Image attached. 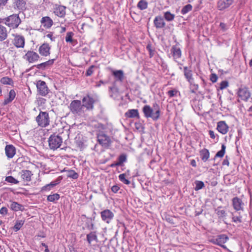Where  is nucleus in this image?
Returning a JSON list of instances; mask_svg holds the SVG:
<instances>
[{
    "mask_svg": "<svg viewBox=\"0 0 252 252\" xmlns=\"http://www.w3.org/2000/svg\"><path fill=\"white\" fill-rule=\"evenodd\" d=\"M142 111L146 118H151L154 121H157L160 117V108L156 103L153 104L152 107L148 105H145L142 108Z\"/></svg>",
    "mask_w": 252,
    "mask_h": 252,
    "instance_id": "obj_1",
    "label": "nucleus"
},
{
    "mask_svg": "<svg viewBox=\"0 0 252 252\" xmlns=\"http://www.w3.org/2000/svg\"><path fill=\"white\" fill-rule=\"evenodd\" d=\"M48 141L50 149L55 150L60 147L63 143V138L59 134L53 133L50 135Z\"/></svg>",
    "mask_w": 252,
    "mask_h": 252,
    "instance_id": "obj_2",
    "label": "nucleus"
},
{
    "mask_svg": "<svg viewBox=\"0 0 252 252\" xmlns=\"http://www.w3.org/2000/svg\"><path fill=\"white\" fill-rule=\"evenodd\" d=\"M4 23L13 29L17 28L21 23V21L18 14H12L4 19Z\"/></svg>",
    "mask_w": 252,
    "mask_h": 252,
    "instance_id": "obj_3",
    "label": "nucleus"
},
{
    "mask_svg": "<svg viewBox=\"0 0 252 252\" xmlns=\"http://www.w3.org/2000/svg\"><path fill=\"white\" fill-rule=\"evenodd\" d=\"M36 121L39 126L45 127L49 125V114L46 112L40 111L36 118Z\"/></svg>",
    "mask_w": 252,
    "mask_h": 252,
    "instance_id": "obj_4",
    "label": "nucleus"
},
{
    "mask_svg": "<svg viewBox=\"0 0 252 252\" xmlns=\"http://www.w3.org/2000/svg\"><path fill=\"white\" fill-rule=\"evenodd\" d=\"M237 94L241 100L244 101H248L251 96V93L248 87L245 85H241L239 88Z\"/></svg>",
    "mask_w": 252,
    "mask_h": 252,
    "instance_id": "obj_5",
    "label": "nucleus"
},
{
    "mask_svg": "<svg viewBox=\"0 0 252 252\" xmlns=\"http://www.w3.org/2000/svg\"><path fill=\"white\" fill-rule=\"evenodd\" d=\"M83 107L80 100H74L71 102L69 108L72 114L80 115L82 112Z\"/></svg>",
    "mask_w": 252,
    "mask_h": 252,
    "instance_id": "obj_6",
    "label": "nucleus"
},
{
    "mask_svg": "<svg viewBox=\"0 0 252 252\" xmlns=\"http://www.w3.org/2000/svg\"><path fill=\"white\" fill-rule=\"evenodd\" d=\"M36 88L38 94L43 96L47 95L50 91L46 82L44 81L38 80L37 81Z\"/></svg>",
    "mask_w": 252,
    "mask_h": 252,
    "instance_id": "obj_7",
    "label": "nucleus"
},
{
    "mask_svg": "<svg viewBox=\"0 0 252 252\" xmlns=\"http://www.w3.org/2000/svg\"><path fill=\"white\" fill-rule=\"evenodd\" d=\"M111 72L114 79L113 86H115L117 83L122 84L125 78L124 71L122 70H115Z\"/></svg>",
    "mask_w": 252,
    "mask_h": 252,
    "instance_id": "obj_8",
    "label": "nucleus"
},
{
    "mask_svg": "<svg viewBox=\"0 0 252 252\" xmlns=\"http://www.w3.org/2000/svg\"><path fill=\"white\" fill-rule=\"evenodd\" d=\"M229 239L228 237L226 234H220L217 236L216 238H213L211 242L214 244L220 246L222 248H225L226 247L223 245Z\"/></svg>",
    "mask_w": 252,
    "mask_h": 252,
    "instance_id": "obj_9",
    "label": "nucleus"
},
{
    "mask_svg": "<svg viewBox=\"0 0 252 252\" xmlns=\"http://www.w3.org/2000/svg\"><path fill=\"white\" fill-rule=\"evenodd\" d=\"M97 141L104 148H109L110 145V138L106 134L100 133L97 135Z\"/></svg>",
    "mask_w": 252,
    "mask_h": 252,
    "instance_id": "obj_10",
    "label": "nucleus"
},
{
    "mask_svg": "<svg viewBox=\"0 0 252 252\" xmlns=\"http://www.w3.org/2000/svg\"><path fill=\"white\" fill-rule=\"evenodd\" d=\"M24 58L30 63H32L37 61L40 56L33 51H28L24 56Z\"/></svg>",
    "mask_w": 252,
    "mask_h": 252,
    "instance_id": "obj_11",
    "label": "nucleus"
},
{
    "mask_svg": "<svg viewBox=\"0 0 252 252\" xmlns=\"http://www.w3.org/2000/svg\"><path fill=\"white\" fill-rule=\"evenodd\" d=\"M234 0H219L217 2V8L220 11H223L233 3Z\"/></svg>",
    "mask_w": 252,
    "mask_h": 252,
    "instance_id": "obj_12",
    "label": "nucleus"
},
{
    "mask_svg": "<svg viewBox=\"0 0 252 252\" xmlns=\"http://www.w3.org/2000/svg\"><path fill=\"white\" fill-rule=\"evenodd\" d=\"M83 106L86 107L88 110L93 109L94 100L89 95L84 96L82 99Z\"/></svg>",
    "mask_w": 252,
    "mask_h": 252,
    "instance_id": "obj_13",
    "label": "nucleus"
},
{
    "mask_svg": "<svg viewBox=\"0 0 252 252\" xmlns=\"http://www.w3.org/2000/svg\"><path fill=\"white\" fill-rule=\"evenodd\" d=\"M127 156L125 154H121L118 158L117 161L115 162L111 163V167H121V170H123V167L124 166V163L126 161Z\"/></svg>",
    "mask_w": 252,
    "mask_h": 252,
    "instance_id": "obj_14",
    "label": "nucleus"
},
{
    "mask_svg": "<svg viewBox=\"0 0 252 252\" xmlns=\"http://www.w3.org/2000/svg\"><path fill=\"white\" fill-rule=\"evenodd\" d=\"M232 202L233 208L236 211L244 210V203L241 199L238 197H235L232 199Z\"/></svg>",
    "mask_w": 252,
    "mask_h": 252,
    "instance_id": "obj_15",
    "label": "nucleus"
},
{
    "mask_svg": "<svg viewBox=\"0 0 252 252\" xmlns=\"http://www.w3.org/2000/svg\"><path fill=\"white\" fill-rule=\"evenodd\" d=\"M14 37L13 44L17 48H23L25 45V38L24 36L18 34H13Z\"/></svg>",
    "mask_w": 252,
    "mask_h": 252,
    "instance_id": "obj_16",
    "label": "nucleus"
},
{
    "mask_svg": "<svg viewBox=\"0 0 252 252\" xmlns=\"http://www.w3.org/2000/svg\"><path fill=\"white\" fill-rule=\"evenodd\" d=\"M51 47L48 43H43L39 48V53L43 56H47L50 55Z\"/></svg>",
    "mask_w": 252,
    "mask_h": 252,
    "instance_id": "obj_17",
    "label": "nucleus"
},
{
    "mask_svg": "<svg viewBox=\"0 0 252 252\" xmlns=\"http://www.w3.org/2000/svg\"><path fill=\"white\" fill-rule=\"evenodd\" d=\"M55 61V59L49 60L45 62L38 64L37 65H34L32 67H35L39 69L45 70V69L51 66L54 63Z\"/></svg>",
    "mask_w": 252,
    "mask_h": 252,
    "instance_id": "obj_18",
    "label": "nucleus"
},
{
    "mask_svg": "<svg viewBox=\"0 0 252 252\" xmlns=\"http://www.w3.org/2000/svg\"><path fill=\"white\" fill-rule=\"evenodd\" d=\"M217 129L220 133L225 134L228 130V126L224 121H220L217 124Z\"/></svg>",
    "mask_w": 252,
    "mask_h": 252,
    "instance_id": "obj_19",
    "label": "nucleus"
},
{
    "mask_svg": "<svg viewBox=\"0 0 252 252\" xmlns=\"http://www.w3.org/2000/svg\"><path fill=\"white\" fill-rule=\"evenodd\" d=\"M184 75L188 82H192L194 79L193 78L192 71L191 67L184 66L183 67Z\"/></svg>",
    "mask_w": 252,
    "mask_h": 252,
    "instance_id": "obj_20",
    "label": "nucleus"
},
{
    "mask_svg": "<svg viewBox=\"0 0 252 252\" xmlns=\"http://www.w3.org/2000/svg\"><path fill=\"white\" fill-rule=\"evenodd\" d=\"M5 152L7 157L11 158L16 154V149L12 145H7L5 147Z\"/></svg>",
    "mask_w": 252,
    "mask_h": 252,
    "instance_id": "obj_21",
    "label": "nucleus"
},
{
    "mask_svg": "<svg viewBox=\"0 0 252 252\" xmlns=\"http://www.w3.org/2000/svg\"><path fill=\"white\" fill-rule=\"evenodd\" d=\"M154 24L157 29H162L165 26L163 18L160 16H156L154 20Z\"/></svg>",
    "mask_w": 252,
    "mask_h": 252,
    "instance_id": "obj_22",
    "label": "nucleus"
},
{
    "mask_svg": "<svg viewBox=\"0 0 252 252\" xmlns=\"http://www.w3.org/2000/svg\"><path fill=\"white\" fill-rule=\"evenodd\" d=\"M21 177L23 181L30 182L31 181V177L33 175L32 171L28 170H23L20 172Z\"/></svg>",
    "mask_w": 252,
    "mask_h": 252,
    "instance_id": "obj_23",
    "label": "nucleus"
},
{
    "mask_svg": "<svg viewBox=\"0 0 252 252\" xmlns=\"http://www.w3.org/2000/svg\"><path fill=\"white\" fill-rule=\"evenodd\" d=\"M65 6L59 5L54 8V13L58 17L62 18L65 15Z\"/></svg>",
    "mask_w": 252,
    "mask_h": 252,
    "instance_id": "obj_24",
    "label": "nucleus"
},
{
    "mask_svg": "<svg viewBox=\"0 0 252 252\" xmlns=\"http://www.w3.org/2000/svg\"><path fill=\"white\" fill-rule=\"evenodd\" d=\"M41 23L46 29H49L53 25V22L49 17L45 16L42 18Z\"/></svg>",
    "mask_w": 252,
    "mask_h": 252,
    "instance_id": "obj_25",
    "label": "nucleus"
},
{
    "mask_svg": "<svg viewBox=\"0 0 252 252\" xmlns=\"http://www.w3.org/2000/svg\"><path fill=\"white\" fill-rule=\"evenodd\" d=\"M171 53L174 59H179L182 55L181 49L177 45H174L171 49Z\"/></svg>",
    "mask_w": 252,
    "mask_h": 252,
    "instance_id": "obj_26",
    "label": "nucleus"
},
{
    "mask_svg": "<svg viewBox=\"0 0 252 252\" xmlns=\"http://www.w3.org/2000/svg\"><path fill=\"white\" fill-rule=\"evenodd\" d=\"M26 2L24 0H16L14 2V7L19 10L26 9Z\"/></svg>",
    "mask_w": 252,
    "mask_h": 252,
    "instance_id": "obj_27",
    "label": "nucleus"
},
{
    "mask_svg": "<svg viewBox=\"0 0 252 252\" xmlns=\"http://www.w3.org/2000/svg\"><path fill=\"white\" fill-rule=\"evenodd\" d=\"M125 116L127 118H137L139 119L140 116L137 109L128 110L126 113Z\"/></svg>",
    "mask_w": 252,
    "mask_h": 252,
    "instance_id": "obj_28",
    "label": "nucleus"
},
{
    "mask_svg": "<svg viewBox=\"0 0 252 252\" xmlns=\"http://www.w3.org/2000/svg\"><path fill=\"white\" fill-rule=\"evenodd\" d=\"M200 156L202 160L204 162L207 161L210 157V152L206 148H204L199 151Z\"/></svg>",
    "mask_w": 252,
    "mask_h": 252,
    "instance_id": "obj_29",
    "label": "nucleus"
},
{
    "mask_svg": "<svg viewBox=\"0 0 252 252\" xmlns=\"http://www.w3.org/2000/svg\"><path fill=\"white\" fill-rule=\"evenodd\" d=\"M60 179H57L55 181L51 182L50 184H47L43 186L41 189V191L50 190L52 188L57 185L60 183Z\"/></svg>",
    "mask_w": 252,
    "mask_h": 252,
    "instance_id": "obj_30",
    "label": "nucleus"
},
{
    "mask_svg": "<svg viewBox=\"0 0 252 252\" xmlns=\"http://www.w3.org/2000/svg\"><path fill=\"white\" fill-rule=\"evenodd\" d=\"M102 220L109 223L110 221V210L106 209L101 212Z\"/></svg>",
    "mask_w": 252,
    "mask_h": 252,
    "instance_id": "obj_31",
    "label": "nucleus"
},
{
    "mask_svg": "<svg viewBox=\"0 0 252 252\" xmlns=\"http://www.w3.org/2000/svg\"><path fill=\"white\" fill-rule=\"evenodd\" d=\"M15 96L16 93L15 91L14 90H11L9 93L8 97L5 99L3 101V105H6L9 104V103L11 102L15 98Z\"/></svg>",
    "mask_w": 252,
    "mask_h": 252,
    "instance_id": "obj_32",
    "label": "nucleus"
},
{
    "mask_svg": "<svg viewBox=\"0 0 252 252\" xmlns=\"http://www.w3.org/2000/svg\"><path fill=\"white\" fill-rule=\"evenodd\" d=\"M10 208L14 211H24L25 210L24 206L18 202H12L10 205Z\"/></svg>",
    "mask_w": 252,
    "mask_h": 252,
    "instance_id": "obj_33",
    "label": "nucleus"
},
{
    "mask_svg": "<svg viewBox=\"0 0 252 252\" xmlns=\"http://www.w3.org/2000/svg\"><path fill=\"white\" fill-rule=\"evenodd\" d=\"M7 37V30L4 26L0 25V41H2Z\"/></svg>",
    "mask_w": 252,
    "mask_h": 252,
    "instance_id": "obj_34",
    "label": "nucleus"
},
{
    "mask_svg": "<svg viewBox=\"0 0 252 252\" xmlns=\"http://www.w3.org/2000/svg\"><path fill=\"white\" fill-rule=\"evenodd\" d=\"M66 171L67 172L66 176L67 178L77 179L79 177L78 174L73 170H68Z\"/></svg>",
    "mask_w": 252,
    "mask_h": 252,
    "instance_id": "obj_35",
    "label": "nucleus"
},
{
    "mask_svg": "<svg viewBox=\"0 0 252 252\" xmlns=\"http://www.w3.org/2000/svg\"><path fill=\"white\" fill-rule=\"evenodd\" d=\"M225 149H226L225 145L224 144H222L221 150H220L219 151H218L216 153V154L214 158V160H215L216 158H218V157H219V158L223 157L225 154Z\"/></svg>",
    "mask_w": 252,
    "mask_h": 252,
    "instance_id": "obj_36",
    "label": "nucleus"
},
{
    "mask_svg": "<svg viewBox=\"0 0 252 252\" xmlns=\"http://www.w3.org/2000/svg\"><path fill=\"white\" fill-rule=\"evenodd\" d=\"M0 82L4 85H13V81L8 77H3L0 80Z\"/></svg>",
    "mask_w": 252,
    "mask_h": 252,
    "instance_id": "obj_37",
    "label": "nucleus"
},
{
    "mask_svg": "<svg viewBox=\"0 0 252 252\" xmlns=\"http://www.w3.org/2000/svg\"><path fill=\"white\" fill-rule=\"evenodd\" d=\"M87 240L89 244L92 242L97 240V236L95 232H91L87 235Z\"/></svg>",
    "mask_w": 252,
    "mask_h": 252,
    "instance_id": "obj_38",
    "label": "nucleus"
},
{
    "mask_svg": "<svg viewBox=\"0 0 252 252\" xmlns=\"http://www.w3.org/2000/svg\"><path fill=\"white\" fill-rule=\"evenodd\" d=\"M137 6L141 10H145L148 7V2L145 0H140L138 2Z\"/></svg>",
    "mask_w": 252,
    "mask_h": 252,
    "instance_id": "obj_39",
    "label": "nucleus"
},
{
    "mask_svg": "<svg viewBox=\"0 0 252 252\" xmlns=\"http://www.w3.org/2000/svg\"><path fill=\"white\" fill-rule=\"evenodd\" d=\"M221 207H219L215 210L216 213L219 218H223L226 215V212L224 210H220Z\"/></svg>",
    "mask_w": 252,
    "mask_h": 252,
    "instance_id": "obj_40",
    "label": "nucleus"
},
{
    "mask_svg": "<svg viewBox=\"0 0 252 252\" xmlns=\"http://www.w3.org/2000/svg\"><path fill=\"white\" fill-rule=\"evenodd\" d=\"M175 18V15L174 14L171 13L169 11H166L164 13V18L167 21H172L174 20Z\"/></svg>",
    "mask_w": 252,
    "mask_h": 252,
    "instance_id": "obj_41",
    "label": "nucleus"
},
{
    "mask_svg": "<svg viewBox=\"0 0 252 252\" xmlns=\"http://www.w3.org/2000/svg\"><path fill=\"white\" fill-rule=\"evenodd\" d=\"M24 223V221L22 220H18L13 227V229L17 232L19 230Z\"/></svg>",
    "mask_w": 252,
    "mask_h": 252,
    "instance_id": "obj_42",
    "label": "nucleus"
},
{
    "mask_svg": "<svg viewBox=\"0 0 252 252\" xmlns=\"http://www.w3.org/2000/svg\"><path fill=\"white\" fill-rule=\"evenodd\" d=\"M194 184L195 185L194 189L196 191L200 190L205 187L204 182L201 181L196 180L195 181Z\"/></svg>",
    "mask_w": 252,
    "mask_h": 252,
    "instance_id": "obj_43",
    "label": "nucleus"
},
{
    "mask_svg": "<svg viewBox=\"0 0 252 252\" xmlns=\"http://www.w3.org/2000/svg\"><path fill=\"white\" fill-rule=\"evenodd\" d=\"M60 198V194L57 193L49 195L47 196V200L50 202H54L55 200H58Z\"/></svg>",
    "mask_w": 252,
    "mask_h": 252,
    "instance_id": "obj_44",
    "label": "nucleus"
},
{
    "mask_svg": "<svg viewBox=\"0 0 252 252\" xmlns=\"http://www.w3.org/2000/svg\"><path fill=\"white\" fill-rule=\"evenodd\" d=\"M192 9V6L190 4H188L184 6L181 10V13L185 15L189 11H191Z\"/></svg>",
    "mask_w": 252,
    "mask_h": 252,
    "instance_id": "obj_45",
    "label": "nucleus"
},
{
    "mask_svg": "<svg viewBox=\"0 0 252 252\" xmlns=\"http://www.w3.org/2000/svg\"><path fill=\"white\" fill-rule=\"evenodd\" d=\"M5 181L8 183L13 184H18L19 181L12 176H8L5 177Z\"/></svg>",
    "mask_w": 252,
    "mask_h": 252,
    "instance_id": "obj_46",
    "label": "nucleus"
},
{
    "mask_svg": "<svg viewBox=\"0 0 252 252\" xmlns=\"http://www.w3.org/2000/svg\"><path fill=\"white\" fill-rule=\"evenodd\" d=\"M73 35L74 33L73 32H67L65 37V41L67 43H73L74 41V40L72 38Z\"/></svg>",
    "mask_w": 252,
    "mask_h": 252,
    "instance_id": "obj_47",
    "label": "nucleus"
},
{
    "mask_svg": "<svg viewBox=\"0 0 252 252\" xmlns=\"http://www.w3.org/2000/svg\"><path fill=\"white\" fill-rule=\"evenodd\" d=\"M146 49L149 52V57L150 58H152L155 52V50L154 49H153L152 44L149 43L146 46Z\"/></svg>",
    "mask_w": 252,
    "mask_h": 252,
    "instance_id": "obj_48",
    "label": "nucleus"
},
{
    "mask_svg": "<svg viewBox=\"0 0 252 252\" xmlns=\"http://www.w3.org/2000/svg\"><path fill=\"white\" fill-rule=\"evenodd\" d=\"M190 85V92L191 93H195V91L198 89V85L194 82V79L192 82H189Z\"/></svg>",
    "mask_w": 252,
    "mask_h": 252,
    "instance_id": "obj_49",
    "label": "nucleus"
},
{
    "mask_svg": "<svg viewBox=\"0 0 252 252\" xmlns=\"http://www.w3.org/2000/svg\"><path fill=\"white\" fill-rule=\"evenodd\" d=\"M119 180L123 182V183L126 185H129L130 183V182L126 178V174L123 173L121 174L119 176Z\"/></svg>",
    "mask_w": 252,
    "mask_h": 252,
    "instance_id": "obj_50",
    "label": "nucleus"
},
{
    "mask_svg": "<svg viewBox=\"0 0 252 252\" xmlns=\"http://www.w3.org/2000/svg\"><path fill=\"white\" fill-rule=\"evenodd\" d=\"M95 67V66L92 65L90 66L88 69L86 70V75L87 76H90L92 75L94 72V68Z\"/></svg>",
    "mask_w": 252,
    "mask_h": 252,
    "instance_id": "obj_51",
    "label": "nucleus"
},
{
    "mask_svg": "<svg viewBox=\"0 0 252 252\" xmlns=\"http://www.w3.org/2000/svg\"><path fill=\"white\" fill-rule=\"evenodd\" d=\"M228 86V82L227 81H222L220 85L219 89L223 90Z\"/></svg>",
    "mask_w": 252,
    "mask_h": 252,
    "instance_id": "obj_52",
    "label": "nucleus"
},
{
    "mask_svg": "<svg viewBox=\"0 0 252 252\" xmlns=\"http://www.w3.org/2000/svg\"><path fill=\"white\" fill-rule=\"evenodd\" d=\"M177 93H178V91L177 90H169V91H168L167 94L170 97H172L175 96L176 95V94H177Z\"/></svg>",
    "mask_w": 252,
    "mask_h": 252,
    "instance_id": "obj_53",
    "label": "nucleus"
},
{
    "mask_svg": "<svg viewBox=\"0 0 252 252\" xmlns=\"http://www.w3.org/2000/svg\"><path fill=\"white\" fill-rule=\"evenodd\" d=\"M218 78V76L215 73H212L210 75V79L212 81V82L213 83L217 82Z\"/></svg>",
    "mask_w": 252,
    "mask_h": 252,
    "instance_id": "obj_54",
    "label": "nucleus"
},
{
    "mask_svg": "<svg viewBox=\"0 0 252 252\" xmlns=\"http://www.w3.org/2000/svg\"><path fill=\"white\" fill-rule=\"evenodd\" d=\"M232 221L234 222H242L241 216H233L232 217Z\"/></svg>",
    "mask_w": 252,
    "mask_h": 252,
    "instance_id": "obj_55",
    "label": "nucleus"
},
{
    "mask_svg": "<svg viewBox=\"0 0 252 252\" xmlns=\"http://www.w3.org/2000/svg\"><path fill=\"white\" fill-rule=\"evenodd\" d=\"M220 28L223 32L226 31L228 28L226 24L222 22L220 24Z\"/></svg>",
    "mask_w": 252,
    "mask_h": 252,
    "instance_id": "obj_56",
    "label": "nucleus"
},
{
    "mask_svg": "<svg viewBox=\"0 0 252 252\" xmlns=\"http://www.w3.org/2000/svg\"><path fill=\"white\" fill-rule=\"evenodd\" d=\"M109 83V80H100L98 83L96 85L97 87H100L101 85H106L108 84Z\"/></svg>",
    "mask_w": 252,
    "mask_h": 252,
    "instance_id": "obj_57",
    "label": "nucleus"
},
{
    "mask_svg": "<svg viewBox=\"0 0 252 252\" xmlns=\"http://www.w3.org/2000/svg\"><path fill=\"white\" fill-rule=\"evenodd\" d=\"M8 210L6 207H3L0 210V214L2 215H5L7 214Z\"/></svg>",
    "mask_w": 252,
    "mask_h": 252,
    "instance_id": "obj_58",
    "label": "nucleus"
},
{
    "mask_svg": "<svg viewBox=\"0 0 252 252\" xmlns=\"http://www.w3.org/2000/svg\"><path fill=\"white\" fill-rule=\"evenodd\" d=\"M135 126L136 129L137 130H140L141 129L144 128L142 124L139 122H136L135 123Z\"/></svg>",
    "mask_w": 252,
    "mask_h": 252,
    "instance_id": "obj_59",
    "label": "nucleus"
},
{
    "mask_svg": "<svg viewBox=\"0 0 252 252\" xmlns=\"http://www.w3.org/2000/svg\"><path fill=\"white\" fill-rule=\"evenodd\" d=\"M120 189V187L117 185L113 186L111 187V191L116 193Z\"/></svg>",
    "mask_w": 252,
    "mask_h": 252,
    "instance_id": "obj_60",
    "label": "nucleus"
},
{
    "mask_svg": "<svg viewBox=\"0 0 252 252\" xmlns=\"http://www.w3.org/2000/svg\"><path fill=\"white\" fill-rule=\"evenodd\" d=\"M76 144H77V147L81 149H83L84 147V144L81 141H77Z\"/></svg>",
    "mask_w": 252,
    "mask_h": 252,
    "instance_id": "obj_61",
    "label": "nucleus"
},
{
    "mask_svg": "<svg viewBox=\"0 0 252 252\" xmlns=\"http://www.w3.org/2000/svg\"><path fill=\"white\" fill-rule=\"evenodd\" d=\"M222 165H227V166H229V160L228 159V157L227 156H226L225 157V159L223 160L222 161Z\"/></svg>",
    "mask_w": 252,
    "mask_h": 252,
    "instance_id": "obj_62",
    "label": "nucleus"
},
{
    "mask_svg": "<svg viewBox=\"0 0 252 252\" xmlns=\"http://www.w3.org/2000/svg\"><path fill=\"white\" fill-rule=\"evenodd\" d=\"M46 36L48 38H50V39L52 41H54L55 40V37H53V32H50L49 33L47 34Z\"/></svg>",
    "mask_w": 252,
    "mask_h": 252,
    "instance_id": "obj_63",
    "label": "nucleus"
},
{
    "mask_svg": "<svg viewBox=\"0 0 252 252\" xmlns=\"http://www.w3.org/2000/svg\"><path fill=\"white\" fill-rule=\"evenodd\" d=\"M209 133L210 135V136L212 139H215L216 136L214 133V132L213 130H210L209 131Z\"/></svg>",
    "mask_w": 252,
    "mask_h": 252,
    "instance_id": "obj_64",
    "label": "nucleus"
}]
</instances>
